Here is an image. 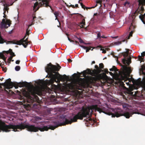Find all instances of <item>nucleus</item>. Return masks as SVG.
I'll return each instance as SVG.
<instances>
[{
	"label": "nucleus",
	"instance_id": "43",
	"mask_svg": "<svg viewBox=\"0 0 145 145\" xmlns=\"http://www.w3.org/2000/svg\"><path fill=\"white\" fill-rule=\"evenodd\" d=\"M7 68L6 67H4L3 68V70L5 72L7 71Z\"/></svg>",
	"mask_w": 145,
	"mask_h": 145
},
{
	"label": "nucleus",
	"instance_id": "34",
	"mask_svg": "<svg viewBox=\"0 0 145 145\" xmlns=\"http://www.w3.org/2000/svg\"><path fill=\"white\" fill-rule=\"evenodd\" d=\"M99 68L101 69H103L104 67V65L103 63H101L99 64Z\"/></svg>",
	"mask_w": 145,
	"mask_h": 145
},
{
	"label": "nucleus",
	"instance_id": "52",
	"mask_svg": "<svg viewBox=\"0 0 145 145\" xmlns=\"http://www.w3.org/2000/svg\"><path fill=\"white\" fill-rule=\"evenodd\" d=\"M68 60L69 62H72V60L70 59H68Z\"/></svg>",
	"mask_w": 145,
	"mask_h": 145
},
{
	"label": "nucleus",
	"instance_id": "27",
	"mask_svg": "<svg viewBox=\"0 0 145 145\" xmlns=\"http://www.w3.org/2000/svg\"><path fill=\"white\" fill-rule=\"evenodd\" d=\"M9 51H10V54L11 55V56H13V57L16 56L14 53L12 51V49H9Z\"/></svg>",
	"mask_w": 145,
	"mask_h": 145
},
{
	"label": "nucleus",
	"instance_id": "1",
	"mask_svg": "<svg viewBox=\"0 0 145 145\" xmlns=\"http://www.w3.org/2000/svg\"><path fill=\"white\" fill-rule=\"evenodd\" d=\"M89 116V107L83 108L81 111L79 112L73 118L69 117L68 119L64 118V121L60 123L59 124L56 123L55 125H49L48 126L43 125L40 127H36L35 125H31L25 122L21 123L18 125L10 124L7 125L1 120H0V132L1 131L7 132L10 131V129L15 132L18 131V129L22 130L26 129V130L30 132H36L40 130L41 131H47L49 129L54 130L56 128L59 126L65 125L66 124H71L72 122L77 121L78 119L82 120L83 118Z\"/></svg>",
	"mask_w": 145,
	"mask_h": 145
},
{
	"label": "nucleus",
	"instance_id": "53",
	"mask_svg": "<svg viewBox=\"0 0 145 145\" xmlns=\"http://www.w3.org/2000/svg\"><path fill=\"white\" fill-rule=\"evenodd\" d=\"M0 63V65L1 66V65H3L4 64V62H3L1 63Z\"/></svg>",
	"mask_w": 145,
	"mask_h": 145
},
{
	"label": "nucleus",
	"instance_id": "56",
	"mask_svg": "<svg viewBox=\"0 0 145 145\" xmlns=\"http://www.w3.org/2000/svg\"><path fill=\"white\" fill-rule=\"evenodd\" d=\"M84 44H86V45H88V44H90L91 43H84Z\"/></svg>",
	"mask_w": 145,
	"mask_h": 145
},
{
	"label": "nucleus",
	"instance_id": "14",
	"mask_svg": "<svg viewBox=\"0 0 145 145\" xmlns=\"http://www.w3.org/2000/svg\"><path fill=\"white\" fill-rule=\"evenodd\" d=\"M10 53V51L9 50L8 51H3L2 52H0V57L3 59L4 61H5L6 60V57H5L4 55V54H5L6 53L8 54Z\"/></svg>",
	"mask_w": 145,
	"mask_h": 145
},
{
	"label": "nucleus",
	"instance_id": "13",
	"mask_svg": "<svg viewBox=\"0 0 145 145\" xmlns=\"http://www.w3.org/2000/svg\"><path fill=\"white\" fill-rule=\"evenodd\" d=\"M141 69L142 70V73L144 77L142 78L140 84L145 89V63L141 66Z\"/></svg>",
	"mask_w": 145,
	"mask_h": 145
},
{
	"label": "nucleus",
	"instance_id": "23",
	"mask_svg": "<svg viewBox=\"0 0 145 145\" xmlns=\"http://www.w3.org/2000/svg\"><path fill=\"white\" fill-rule=\"evenodd\" d=\"M7 41L6 40H5L2 38L1 35V33H0V43L3 44L4 42H5L7 43Z\"/></svg>",
	"mask_w": 145,
	"mask_h": 145
},
{
	"label": "nucleus",
	"instance_id": "59",
	"mask_svg": "<svg viewBox=\"0 0 145 145\" xmlns=\"http://www.w3.org/2000/svg\"><path fill=\"white\" fill-rule=\"evenodd\" d=\"M95 63V61H93L92 62L91 65H92L93 64H94V63Z\"/></svg>",
	"mask_w": 145,
	"mask_h": 145
},
{
	"label": "nucleus",
	"instance_id": "19",
	"mask_svg": "<svg viewBox=\"0 0 145 145\" xmlns=\"http://www.w3.org/2000/svg\"><path fill=\"white\" fill-rule=\"evenodd\" d=\"M24 107L27 110H29L31 108V105L29 104H24Z\"/></svg>",
	"mask_w": 145,
	"mask_h": 145
},
{
	"label": "nucleus",
	"instance_id": "60",
	"mask_svg": "<svg viewBox=\"0 0 145 145\" xmlns=\"http://www.w3.org/2000/svg\"><path fill=\"white\" fill-rule=\"evenodd\" d=\"M75 6L76 7H78V5L77 4H76L75 5Z\"/></svg>",
	"mask_w": 145,
	"mask_h": 145
},
{
	"label": "nucleus",
	"instance_id": "7",
	"mask_svg": "<svg viewBox=\"0 0 145 145\" xmlns=\"http://www.w3.org/2000/svg\"><path fill=\"white\" fill-rule=\"evenodd\" d=\"M87 71L92 76L95 77H97L99 76L100 75L99 74L101 72L98 70H97L95 69H93L92 71V72H91V70L90 69H88L84 71L83 72L81 73H79V75L80 76L82 77L83 76L84 78H86V75L88 74Z\"/></svg>",
	"mask_w": 145,
	"mask_h": 145
},
{
	"label": "nucleus",
	"instance_id": "20",
	"mask_svg": "<svg viewBox=\"0 0 145 145\" xmlns=\"http://www.w3.org/2000/svg\"><path fill=\"white\" fill-rule=\"evenodd\" d=\"M84 120L86 121L87 122V123H89L90 124H91L92 122L94 121V120H92L91 118H86V119H84Z\"/></svg>",
	"mask_w": 145,
	"mask_h": 145
},
{
	"label": "nucleus",
	"instance_id": "10",
	"mask_svg": "<svg viewBox=\"0 0 145 145\" xmlns=\"http://www.w3.org/2000/svg\"><path fill=\"white\" fill-rule=\"evenodd\" d=\"M10 78L7 80L5 82L2 83V85L4 86L5 89H9L13 87V82H11Z\"/></svg>",
	"mask_w": 145,
	"mask_h": 145
},
{
	"label": "nucleus",
	"instance_id": "6",
	"mask_svg": "<svg viewBox=\"0 0 145 145\" xmlns=\"http://www.w3.org/2000/svg\"><path fill=\"white\" fill-rule=\"evenodd\" d=\"M29 31L28 30V28H27L26 30L25 35L24 36L23 38L21 39L19 41H17L16 40L7 41V44H8L9 43H12L19 45L22 44L24 48H25L27 47L28 43V38H26L25 40V39L26 38L27 35H29Z\"/></svg>",
	"mask_w": 145,
	"mask_h": 145
},
{
	"label": "nucleus",
	"instance_id": "42",
	"mask_svg": "<svg viewBox=\"0 0 145 145\" xmlns=\"http://www.w3.org/2000/svg\"><path fill=\"white\" fill-rule=\"evenodd\" d=\"M8 8L7 7H5L4 8V11H7L8 10Z\"/></svg>",
	"mask_w": 145,
	"mask_h": 145
},
{
	"label": "nucleus",
	"instance_id": "31",
	"mask_svg": "<svg viewBox=\"0 0 145 145\" xmlns=\"http://www.w3.org/2000/svg\"><path fill=\"white\" fill-rule=\"evenodd\" d=\"M15 69L16 71H18L20 70V67L19 66H17L15 67Z\"/></svg>",
	"mask_w": 145,
	"mask_h": 145
},
{
	"label": "nucleus",
	"instance_id": "47",
	"mask_svg": "<svg viewBox=\"0 0 145 145\" xmlns=\"http://www.w3.org/2000/svg\"><path fill=\"white\" fill-rule=\"evenodd\" d=\"M68 40L71 42H74V41L68 37Z\"/></svg>",
	"mask_w": 145,
	"mask_h": 145
},
{
	"label": "nucleus",
	"instance_id": "11",
	"mask_svg": "<svg viewBox=\"0 0 145 145\" xmlns=\"http://www.w3.org/2000/svg\"><path fill=\"white\" fill-rule=\"evenodd\" d=\"M39 5L40 7H49L51 10H52L51 6L49 5L50 1L49 0H39Z\"/></svg>",
	"mask_w": 145,
	"mask_h": 145
},
{
	"label": "nucleus",
	"instance_id": "58",
	"mask_svg": "<svg viewBox=\"0 0 145 145\" xmlns=\"http://www.w3.org/2000/svg\"><path fill=\"white\" fill-rule=\"evenodd\" d=\"M94 15L95 16H98V14L97 13H95L94 14Z\"/></svg>",
	"mask_w": 145,
	"mask_h": 145
},
{
	"label": "nucleus",
	"instance_id": "38",
	"mask_svg": "<svg viewBox=\"0 0 145 145\" xmlns=\"http://www.w3.org/2000/svg\"><path fill=\"white\" fill-rule=\"evenodd\" d=\"M78 39L79 42L80 43H84V42L83 40L81 38H77Z\"/></svg>",
	"mask_w": 145,
	"mask_h": 145
},
{
	"label": "nucleus",
	"instance_id": "4",
	"mask_svg": "<svg viewBox=\"0 0 145 145\" xmlns=\"http://www.w3.org/2000/svg\"><path fill=\"white\" fill-rule=\"evenodd\" d=\"M94 108L96 110L99 112V113L103 112L109 116L111 115L112 117H118L123 116H125L126 118H129L134 114H139L138 110L136 109H130L128 111L124 112L123 114L119 113L118 111V112H115L114 114H113L109 109L104 106L100 108L98 107L97 105H95L94 106Z\"/></svg>",
	"mask_w": 145,
	"mask_h": 145
},
{
	"label": "nucleus",
	"instance_id": "51",
	"mask_svg": "<svg viewBox=\"0 0 145 145\" xmlns=\"http://www.w3.org/2000/svg\"><path fill=\"white\" fill-rule=\"evenodd\" d=\"M107 38V37H105V36H101V38H103L106 39Z\"/></svg>",
	"mask_w": 145,
	"mask_h": 145
},
{
	"label": "nucleus",
	"instance_id": "15",
	"mask_svg": "<svg viewBox=\"0 0 145 145\" xmlns=\"http://www.w3.org/2000/svg\"><path fill=\"white\" fill-rule=\"evenodd\" d=\"M141 56H138V60L141 62H144L145 61V51L142 52L141 53Z\"/></svg>",
	"mask_w": 145,
	"mask_h": 145
},
{
	"label": "nucleus",
	"instance_id": "55",
	"mask_svg": "<svg viewBox=\"0 0 145 145\" xmlns=\"http://www.w3.org/2000/svg\"><path fill=\"white\" fill-rule=\"evenodd\" d=\"M125 83L127 85H129V82H125Z\"/></svg>",
	"mask_w": 145,
	"mask_h": 145
},
{
	"label": "nucleus",
	"instance_id": "18",
	"mask_svg": "<svg viewBox=\"0 0 145 145\" xmlns=\"http://www.w3.org/2000/svg\"><path fill=\"white\" fill-rule=\"evenodd\" d=\"M6 21H5V19H3L1 23V25L2 27H4L5 28H8V27H7V26H6Z\"/></svg>",
	"mask_w": 145,
	"mask_h": 145
},
{
	"label": "nucleus",
	"instance_id": "26",
	"mask_svg": "<svg viewBox=\"0 0 145 145\" xmlns=\"http://www.w3.org/2000/svg\"><path fill=\"white\" fill-rule=\"evenodd\" d=\"M6 26H7V25H8V26H7L8 27L10 26V24H11V22L10 20H7L6 21Z\"/></svg>",
	"mask_w": 145,
	"mask_h": 145
},
{
	"label": "nucleus",
	"instance_id": "5",
	"mask_svg": "<svg viewBox=\"0 0 145 145\" xmlns=\"http://www.w3.org/2000/svg\"><path fill=\"white\" fill-rule=\"evenodd\" d=\"M23 94L28 98L27 103H32L35 102H38L39 101V98L36 94L40 96L42 94V90L40 87L32 85L28 88L27 91L24 90Z\"/></svg>",
	"mask_w": 145,
	"mask_h": 145
},
{
	"label": "nucleus",
	"instance_id": "50",
	"mask_svg": "<svg viewBox=\"0 0 145 145\" xmlns=\"http://www.w3.org/2000/svg\"><path fill=\"white\" fill-rule=\"evenodd\" d=\"M108 73H109L112 76H113L114 75V74L112 73L111 72H109Z\"/></svg>",
	"mask_w": 145,
	"mask_h": 145
},
{
	"label": "nucleus",
	"instance_id": "17",
	"mask_svg": "<svg viewBox=\"0 0 145 145\" xmlns=\"http://www.w3.org/2000/svg\"><path fill=\"white\" fill-rule=\"evenodd\" d=\"M85 25V19H83L82 20V21L80 23V24L78 25L81 28H83L84 26Z\"/></svg>",
	"mask_w": 145,
	"mask_h": 145
},
{
	"label": "nucleus",
	"instance_id": "25",
	"mask_svg": "<svg viewBox=\"0 0 145 145\" xmlns=\"http://www.w3.org/2000/svg\"><path fill=\"white\" fill-rule=\"evenodd\" d=\"M36 18V17L35 16H34L33 17V20H32V22H31V24H30L28 25V27L27 28H29V27L30 26H31L32 25H33L35 23L34 22L35 20V19Z\"/></svg>",
	"mask_w": 145,
	"mask_h": 145
},
{
	"label": "nucleus",
	"instance_id": "54",
	"mask_svg": "<svg viewBox=\"0 0 145 145\" xmlns=\"http://www.w3.org/2000/svg\"><path fill=\"white\" fill-rule=\"evenodd\" d=\"M118 37V36L116 37H111L113 39H116Z\"/></svg>",
	"mask_w": 145,
	"mask_h": 145
},
{
	"label": "nucleus",
	"instance_id": "64",
	"mask_svg": "<svg viewBox=\"0 0 145 145\" xmlns=\"http://www.w3.org/2000/svg\"><path fill=\"white\" fill-rule=\"evenodd\" d=\"M80 15L81 16V18H82L84 17V16H82V15H81V14H80Z\"/></svg>",
	"mask_w": 145,
	"mask_h": 145
},
{
	"label": "nucleus",
	"instance_id": "36",
	"mask_svg": "<svg viewBox=\"0 0 145 145\" xmlns=\"http://www.w3.org/2000/svg\"><path fill=\"white\" fill-rule=\"evenodd\" d=\"M101 34L100 32H99L97 34V38L101 39Z\"/></svg>",
	"mask_w": 145,
	"mask_h": 145
},
{
	"label": "nucleus",
	"instance_id": "39",
	"mask_svg": "<svg viewBox=\"0 0 145 145\" xmlns=\"http://www.w3.org/2000/svg\"><path fill=\"white\" fill-rule=\"evenodd\" d=\"M112 69H114V71H118V70L117 69V68L114 66H113L112 67Z\"/></svg>",
	"mask_w": 145,
	"mask_h": 145
},
{
	"label": "nucleus",
	"instance_id": "21",
	"mask_svg": "<svg viewBox=\"0 0 145 145\" xmlns=\"http://www.w3.org/2000/svg\"><path fill=\"white\" fill-rule=\"evenodd\" d=\"M127 51L121 53L122 55L123 56L124 58L127 57L128 55L129 50L128 49H126Z\"/></svg>",
	"mask_w": 145,
	"mask_h": 145
},
{
	"label": "nucleus",
	"instance_id": "41",
	"mask_svg": "<svg viewBox=\"0 0 145 145\" xmlns=\"http://www.w3.org/2000/svg\"><path fill=\"white\" fill-rule=\"evenodd\" d=\"M96 2L97 3H99V4H100V5H101L102 3V1L100 0H97Z\"/></svg>",
	"mask_w": 145,
	"mask_h": 145
},
{
	"label": "nucleus",
	"instance_id": "49",
	"mask_svg": "<svg viewBox=\"0 0 145 145\" xmlns=\"http://www.w3.org/2000/svg\"><path fill=\"white\" fill-rule=\"evenodd\" d=\"M74 42L75 44H76L78 45V44H79L78 42V41H74Z\"/></svg>",
	"mask_w": 145,
	"mask_h": 145
},
{
	"label": "nucleus",
	"instance_id": "57",
	"mask_svg": "<svg viewBox=\"0 0 145 145\" xmlns=\"http://www.w3.org/2000/svg\"><path fill=\"white\" fill-rule=\"evenodd\" d=\"M114 69H112V68L110 69V71H114Z\"/></svg>",
	"mask_w": 145,
	"mask_h": 145
},
{
	"label": "nucleus",
	"instance_id": "32",
	"mask_svg": "<svg viewBox=\"0 0 145 145\" xmlns=\"http://www.w3.org/2000/svg\"><path fill=\"white\" fill-rule=\"evenodd\" d=\"M133 92H132L131 91L128 90L127 91V93L131 95H133Z\"/></svg>",
	"mask_w": 145,
	"mask_h": 145
},
{
	"label": "nucleus",
	"instance_id": "2",
	"mask_svg": "<svg viewBox=\"0 0 145 145\" xmlns=\"http://www.w3.org/2000/svg\"><path fill=\"white\" fill-rule=\"evenodd\" d=\"M95 80L94 77L91 76H87L86 78H78L69 84L68 87L69 89L72 90H82V88H86V86L93 84Z\"/></svg>",
	"mask_w": 145,
	"mask_h": 145
},
{
	"label": "nucleus",
	"instance_id": "28",
	"mask_svg": "<svg viewBox=\"0 0 145 145\" xmlns=\"http://www.w3.org/2000/svg\"><path fill=\"white\" fill-rule=\"evenodd\" d=\"M59 13V12L58 11L55 12H54V14L56 17V20L57 19Z\"/></svg>",
	"mask_w": 145,
	"mask_h": 145
},
{
	"label": "nucleus",
	"instance_id": "9",
	"mask_svg": "<svg viewBox=\"0 0 145 145\" xmlns=\"http://www.w3.org/2000/svg\"><path fill=\"white\" fill-rule=\"evenodd\" d=\"M120 77V78H118L119 79L120 81V86L124 89H127V88L125 86V84H124L123 82L121 81L124 80V82H126L127 81L126 79H127L128 78L126 76L125 73L123 74V75H120L119 77Z\"/></svg>",
	"mask_w": 145,
	"mask_h": 145
},
{
	"label": "nucleus",
	"instance_id": "16",
	"mask_svg": "<svg viewBox=\"0 0 145 145\" xmlns=\"http://www.w3.org/2000/svg\"><path fill=\"white\" fill-rule=\"evenodd\" d=\"M81 46L82 48H83L84 49H86V52H88L90 50H91V51L93 50V49L95 48V47H94L92 49H91V48H92V47H91V46L87 47L84 46L83 45Z\"/></svg>",
	"mask_w": 145,
	"mask_h": 145
},
{
	"label": "nucleus",
	"instance_id": "12",
	"mask_svg": "<svg viewBox=\"0 0 145 145\" xmlns=\"http://www.w3.org/2000/svg\"><path fill=\"white\" fill-rule=\"evenodd\" d=\"M29 84V83L27 82H22L19 83L13 82V87L14 86L16 89H17L18 88L19 86L20 87L27 86Z\"/></svg>",
	"mask_w": 145,
	"mask_h": 145
},
{
	"label": "nucleus",
	"instance_id": "45",
	"mask_svg": "<svg viewBox=\"0 0 145 145\" xmlns=\"http://www.w3.org/2000/svg\"><path fill=\"white\" fill-rule=\"evenodd\" d=\"M104 71L106 74H108L109 72L108 71V70L107 69H105Z\"/></svg>",
	"mask_w": 145,
	"mask_h": 145
},
{
	"label": "nucleus",
	"instance_id": "62",
	"mask_svg": "<svg viewBox=\"0 0 145 145\" xmlns=\"http://www.w3.org/2000/svg\"><path fill=\"white\" fill-rule=\"evenodd\" d=\"M39 83L40 84H42V82L40 80L39 82Z\"/></svg>",
	"mask_w": 145,
	"mask_h": 145
},
{
	"label": "nucleus",
	"instance_id": "29",
	"mask_svg": "<svg viewBox=\"0 0 145 145\" xmlns=\"http://www.w3.org/2000/svg\"><path fill=\"white\" fill-rule=\"evenodd\" d=\"M95 68L97 70H99L100 71V72H101V71H103L102 70V69H100L99 67H98V66L96 65L95 66Z\"/></svg>",
	"mask_w": 145,
	"mask_h": 145
},
{
	"label": "nucleus",
	"instance_id": "8",
	"mask_svg": "<svg viewBox=\"0 0 145 145\" xmlns=\"http://www.w3.org/2000/svg\"><path fill=\"white\" fill-rule=\"evenodd\" d=\"M139 7L135 11V14H138V13H143L144 11L143 6H145V0H138Z\"/></svg>",
	"mask_w": 145,
	"mask_h": 145
},
{
	"label": "nucleus",
	"instance_id": "35",
	"mask_svg": "<svg viewBox=\"0 0 145 145\" xmlns=\"http://www.w3.org/2000/svg\"><path fill=\"white\" fill-rule=\"evenodd\" d=\"M122 62H123V64H126V63L127 64H128V61L125 58L123 59Z\"/></svg>",
	"mask_w": 145,
	"mask_h": 145
},
{
	"label": "nucleus",
	"instance_id": "33",
	"mask_svg": "<svg viewBox=\"0 0 145 145\" xmlns=\"http://www.w3.org/2000/svg\"><path fill=\"white\" fill-rule=\"evenodd\" d=\"M133 33V32L132 31H131L130 33L129 36L127 37V39H130V37L132 36Z\"/></svg>",
	"mask_w": 145,
	"mask_h": 145
},
{
	"label": "nucleus",
	"instance_id": "37",
	"mask_svg": "<svg viewBox=\"0 0 145 145\" xmlns=\"http://www.w3.org/2000/svg\"><path fill=\"white\" fill-rule=\"evenodd\" d=\"M114 44L116 45H119L121 43V41H118L114 43Z\"/></svg>",
	"mask_w": 145,
	"mask_h": 145
},
{
	"label": "nucleus",
	"instance_id": "3",
	"mask_svg": "<svg viewBox=\"0 0 145 145\" xmlns=\"http://www.w3.org/2000/svg\"><path fill=\"white\" fill-rule=\"evenodd\" d=\"M61 68V67L57 63H56V66L50 63L47 65V66L45 68V70L46 72L50 74L49 77L52 78L54 80H56L59 78V79L63 81H70L71 79L69 76L65 74L61 76L58 72Z\"/></svg>",
	"mask_w": 145,
	"mask_h": 145
},
{
	"label": "nucleus",
	"instance_id": "48",
	"mask_svg": "<svg viewBox=\"0 0 145 145\" xmlns=\"http://www.w3.org/2000/svg\"><path fill=\"white\" fill-rule=\"evenodd\" d=\"M20 61L19 60H17L16 61V63L17 64H19L20 63Z\"/></svg>",
	"mask_w": 145,
	"mask_h": 145
},
{
	"label": "nucleus",
	"instance_id": "40",
	"mask_svg": "<svg viewBox=\"0 0 145 145\" xmlns=\"http://www.w3.org/2000/svg\"><path fill=\"white\" fill-rule=\"evenodd\" d=\"M139 17V18L144 23V22L143 21V19L144 18L143 16V15H140Z\"/></svg>",
	"mask_w": 145,
	"mask_h": 145
},
{
	"label": "nucleus",
	"instance_id": "61",
	"mask_svg": "<svg viewBox=\"0 0 145 145\" xmlns=\"http://www.w3.org/2000/svg\"><path fill=\"white\" fill-rule=\"evenodd\" d=\"M6 12V11H4L3 14L4 15H5Z\"/></svg>",
	"mask_w": 145,
	"mask_h": 145
},
{
	"label": "nucleus",
	"instance_id": "46",
	"mask_svg": "<svg viewBox=\"0 0 145 145\" xmlns=\"http://www.w3.org/2000/svg\"><path fill=\"white\" fill-rule=\"evenodd\" d=\"M101 50H102L103 51V52H102V53H104V54H105V53H106V50H105L104 49H102V48H101Z\"/></svg>",
	"mask_w": 145,
	"mask_h": 145
},
{
	"label": "nucleus",
	"instance_id": "22",
	"mask_svg": "<svg viewBox=\"0 0 145 145\" xmlns=\"http://www.w3.org/2000/svg\"><path fill=\"white\" fill-rule=\"evenodd\" d=\"M38 4L39 3L37 2H36L34 4V5L33 7V9L34 10H35V12L39 8V7H38L37 8L35 9L36 7H37Z\"/></svg>",
	"mask_w": 145,
	"mask_h": 145
},
{
	"label": "nucleus",
	"instance_id": "44",
	"mask_svg": "<svg viewBox=\"0 0 145 145\" xmlns=\"http://www.w3.org/2000/svg\"><path fill=\"white\" fill-rule=\"evenodd\" d=\"M13 56H10L8 58V60L10 62L11 61L12 59L13 58Z\"/></svg>",
	"mask_w": 145,
	"mask_h": 145
},
{
	"label": "nucleus",
	"instance_id": "30",
	"mask_svg": "<svg viewBox=\"0 0 145 145\" xmlns=\"http://www.w3.org/2000/svg\"><path fill=\"white\" fill-rule=\"evenodd\" d=\"M129 4V2L128 1H126L123 4V5L124 6H125V7H127L128 6V5Z\"/></svg>",
	"mask_w": 145,
	"mask_h": 145
},
{
	"label": "nucleus",
	"instance_id": "24",
	"mask_svg": "<svg viewBox=\"0 0 145 145\" xmlns=\"http://www.w3.org/2000/svg\"><path fill=\"white\" fill-rule=\"evenodd\" d=\"M80 5L81 6V7L82 8H84V10L85 9V8H86V10H87L88 8L89 9H90L92 8H94L95 7H96L97 6V5H96L95 6V7H92L91 8H89V7H86V6L83 4L82 3H80Z\"/></svg>",
	"mask_w": 145,
	"mask_h": 145
},
{
	"label": "nucleus",
	"instance_id": "63",
	"mask_svg": "<svg viewBox=\"0 0 145 145\" xmlns=\"http://www.w3.org/2000/svg\"><path fill=\"white\" fill-rule=\"evenodd\" d=\"M3 79L4 78H2L1 79L0 78V80H1V81H2L3 80Z\"/></svg>",
	"mask_w": 145,
	"mask_h": 145
}]
</instances>
